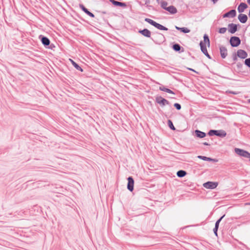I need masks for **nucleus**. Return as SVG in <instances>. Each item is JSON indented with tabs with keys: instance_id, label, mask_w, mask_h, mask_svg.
<instances>
[{
	"instance_id": "obj_23",
	"label": "nucleus",
	"mask_w": 250,
	"mask_h": 250,
	"mask_svg": "<svg viewBox=\"0 0 250 250\" xmlns=\"http://www.w3.org/2000/svg\"><path fill=\"white\" fill-rule=\"evenodd\" d=\"M112 3L116 6H125V4L121 2L117 1L114 0H111Z\"/></svg>"
},
{
	"instance_id": "obj_9",
	"label": "nucleus",
	"mask_w": 250,
	"mask_h": 250,
	"mask_svg": "<svg viewBox=\"0 0 250 250\" xmlns=\"http://www.w3.org/2000/svg\"><path fill=\"white\" fill-rule=\"evenodd\" d=\"M229 31L233 34L236 31L237 29V25L233 23H231L229 24Z\"/></svg>"
},
{
	"instance_id": "obj_25",
	"label": "nucleus",
	"mask_w": 250,
	"mask_h": 250,
	"mask_svg": "<svg viewBox=\"0 0 250 250\" xmlns=\"http://www.w3.org/2000/svg\"><path fill=\"white\" fill-rule=\"evenodd\" d=\"M168 125H169V127L172 130H175V127L173 125V123L172 122H171V120H168Z\"/></svg>"
},
{
	"instance_id": "obj_22",
	"label": "nucleus",
	"mask_w": 250,
	"mask_h": 250,
	"mask_svg": "<svg viewBox=\"0 0 250 250\" xmlns=\"http://www.w3.org/2000/svg\"><path fill=\"white\" fill-rule=\"evenodd\" d=\"M42 42L44 45H48L50 44V41L46 37H42Z\"/></svg>"
},
{
	"instance_id": "obj_42",
	"label": "nucleus",
	"mask_w": 250,
	"mask_h": 250,
	"mask_svg": "<svg viewBox=\"0 0 250 250\" xmlns=\"http://www.w3.org/2000/svg\"><path fill=\"white\" fill-rule=\"evenodd\" d=\"M249 103H250V100H249Z\"/></svg>"
},
{
	"instance_id": "obj_34",
	"label": "nucleus",
	"mask_w": 250,
	"mask_h": 250,
	"mask_svg": "<svg viewBox=\"0 0 250 250\" xmlns=\"http://www.w3.org/2000/svg\"><path fill=\"white\" fill-rule=\"evenodd\" d=\"M166 92L170 93V94H174V93L169 89H167V90L166 91Z\"/></svg>"
},
{
	"instance_id": "obj_15",
	"label": "nucleus",
	"mask_w": 250,
	"mask_h": 250,
	"mask_svg": "<svg viewBox=\"0 0 250 250\" xmlns=\"http://www.w3.org/2000/svg\"><path fill=\"white\" fill-rule=\"evenodd\" d=\"M170 14H174L177 13V9L173 6H169L166 9Z\"/></svg>"
},
{
	"instance_id": "obj_4",
	"label": "nucleus",
	"mask_w": 250,
	"mask_h": 250,
	"mask_svg": "<svg viewBox=\"0 0 250 250\" xmlns=\"http://www.w3.org/2000/svg\"><path fill=\"white\" fill-rule=\"evenodd\" d=\"M240 40L237 37H232L230 39V43L232 46L237 47L240 44Z\"/></svg>"
},
{
	"instance_id": "obj_18",
	"label": "nucleus",
	"mask_w": 250,
	"mask_h": 250,
	"mask_svg": "<svg viewBox=\"0 0 250 250\" xmlns=\"http://www.w3.org/2000/svg\"><path fill=\"white\" fill-rule=\"evenodd\" d=\"M158 2L160 4L161 7L164 8V9L166 10L167 8V2L166 1H164L163 0H157Z\"/></svg>"
},
{
	"instance_id": "obj_2",
	"label": "nucleus",
	"mask_w": 250,
	"mask_h": 250,
	"mask_svg": "<svg viewBox=\"0 0 250 250\" xmlns=\"http://www.w3.org/2000/svg\"><path fill=\"white\" fill-rule=\"evenodd\" d=\"M218 185V183L216 182H208L203 184V187L207 189H214Z\"/></svg>"
},
{
	"instance_id": "obj_17",
	"label": "nucleus",
	"mask_w": 250,
	"mask_h": 250,
	"mask_svg": "<svg viewBox=\"0 0 250 250\" xmlns=\"http://www.w3.org/2000/svg\"><path fill=\"white\" fill-rule=\"evenodd\" d=\"M195 133L196 135L200 138H203L206 136V133L205 132H202L198 130H196L195 131Z\"/></svg>"
},
{
	"instance_id": "obj_3",
	"label": "nucleus",
	"mask_w": 250,
	"mask_h": 250,
	"mask_svg": "<svg viewBox=\"0 0 250 250\" xmlns=\"http://www.w3.org/2000/svg\"><path fill=\"white\" fill-rule=\"evenodd\" d=\"M234 151L235 153L238 155L245 158H248L249 154L250 153L249 152L247 151L238 148H235Z\"/></svg>"
},
{
	"instance_id": "obj_11",
	"label": "nucleus",
	"mask_w": 250,
	"mask_h": 250,
	"mask_svg": "<svg viewBox=\"0 0 250 250\" xmlns=\"http://www.w3.org/2000/svg\"><path fill=\"white\" fill-rule=\"evenodd\" d=\"M236 15V11L235 10H231L229 12L226 13L223 15L224 18L226 17H234Z\"/></svg>"
},
{
	"instance_id": "obj_27",
	"label": "nucleus",
	"mask_w": 250,
	"mask_h": 250,
	"mask_svg": "<svg viewBox=\"0 0 250 250\" xmlns=\"http://www.w3.org/2000/svg\"><path fill=\"white\" fill-rule=\"evenodd\" d=\"M145 21L153 26L154 25L155 23H156L155 21H153V20L150 19L146 18L145 19Z\"/></svg>"
},
{
	"instance_id": "obj_32",
	"label": "nucleus",
	"mask_w": 250,
	"mask_h": 250,
	"mask_svg": "<svg viewBox=\"0 0 250 250\" xmlns=\"http://www.w3.org/2000/svg\"><path fill=\"white\" fill-rule=\"evenodd\" d=\"M174 106L177 110H180L181 108V106L179 104L175 103L174 104Z\"/></svg>"
},
{
	"instance_id": "obj_40",
	"label": "nucleus",
	"mask_w": 250,
	"mask_h": 250,
	"mask_svg": "<svg viewBox=\"0 0 250 250\" xmlns=\"http://www.w3.org/2000/svg\"><path fill=\"white\" fill-rule=\"evenodd\" d=\"M247 158H249V160L250 161V153H249V156Z\"/></svg>"
},
{
	"instance_id": "obj_36",
	"label": "nucleus",
	"mask_w": 250,
	"mask_h": 250,
	"mask_svg": "<svg viewBox=\"0 0 250 250\" xmlns=\"http://www.w3.org/2000/svg\"><path fill=\"white\" fill-rule=\"evenodd\" d=\"M227 92H229V93H231L233 94H237L236 92H232V91H227Z\"/></svg>"
},
{
	"instance_id": "obj_6",
	"label": "nucleus",
	"mask_w": 250,
	"mask_h": 250,
	"mask_svg": "<svg viewBox=\"0 0 250 250\" xmlns=\"http://www.w3.org/2000/svg\"><path fill=\"white\" fill-rule=\"evenodd\" d=\"M128 184H127V189L130 191H132L134 189V180L131 177H129L127 179Z\"/></svg>"
},
{
	"instance_id": "obj_21",
	"label": "nucleus",
	"mask_w": 250,
	"mask_h": 250,
	"mask_svg": "<svg viewBox=\"0 0 250 250\" xmlns=\"http://www.w3.org/2000/svg\"><path fill=\"white\" fill-rule=\"evenodd\" d=\"M175 27L177 30H180L181 32L185 33H188L190 32V30L187 28H185V27L181 28V27H179L177 26H176Z\"/></svg>"
},
{
	"instance_id": "obj_13",
	"label": "nucleus",
	"mask_w": 250,
	"mask_h": 250,
	"mask_svg": "<svg viewBox=\"0 0 250 250\" xmlns=\"http://www.w3.org/2000/svg\"><path fill=\"white\" fill-rule=\"evenodd\" d=\"M220 54L223 58H225L228 54L227 49L226 47L222 46L220 48Z\"/></svg>"
},
{
	"instance_id": "obj_28",
	"label": "nucleus",
	"mask_w": 250,
	"mask_h": 250,
	"mask_svg": "<svg viewBox=\"0 0 250 250\" xmlns=\"http://www.w3.org/2000/svg\"><path fill=\"white\" fill-rule=\"evenodd\" d=\"M173 48L176 51H179L180 50V46L178 44H175L173 46Z\"/></svg>"
},
{
	"instance_id": "obj_29",
	"label": "nucleus",
	"mask_w": 250,
	"mask_h": 250,
	"mask_svg": "<svg viewBox=\"0 0 250 250\" xmlns=\"http://www.w3.org/2000/svg\"><path fill=\"white\" fill-rule=\"evenodd\" d=\"M227 31V28L225 27L221 28L219 29V32L220 34H224Z\"/></svg>"
},
{
	"instance_id": "obj_43",
	"label": "nucleus",
	"mask_w": 250,
	"mask_h": 250,
	"mask_svg": "<svg viewBox=\"0 0 250 250\" xmlns=\"http://www.w3.org/2000/svg\"><path fill=\"white\" fill-rule=\"evenodd\" d=\"M249 204L250 205V203Z\"/></svg>"
},
{
	"instance_id": "obj_10",
	"label": "nucleus",
	"mask_w": 250,
	"mask_h": 250,
	"mask_svg": "<svg viewBox=\"0 0 250 250\" xmlns=\"http://www.w3.org/2000/svg\"><path fill=\"white\" fill-rule=\"evenodd\" d=\"M248 8V5L245 3L242 2L238 7V11L240 13L244 12V11Z\"/></svg>"
},
{
	"instance_id": "obj_12",
	"label": "nucleus",
	"mask_w": 250,
	"mask_h": 250,
	"mask_svg": "<svg viewBox=\"0 0 250 250\" xmlns=\"http://www.w3.org/2000/svg\"><path fill=\"white\" fill-rule=\"evenodd\" d=\"M238 19L241 22L245 23L248 20V18L246 15L240 14L238 16Z\"/></svg>"
},
{
	"instance_id": "obj_26",
	"label": "nucleus",
	"mask_w": 250,
	"mask_h": 250,
	"mask_svg": "<svg viewBox=\"0 0 250 250\" xmlns=\"http://www.w3.org/2000/svg\"><path fill=\"white\" fill-rule=\"evenodd\" d=\"M198 158L201 159H202L203 160H207V161H212V159L210 158H208L205 156H198Z\"/></svg>"
},
{
	"instance_id": "obj_38",
	"label": "nucleus",
	"mask_w": 250,
	"mask_h": 250,
	"mask_svg": "<svg viewBox=\"0 0 250 250\" xmlns=\"http://www.w3.org/2000/svg\"><path fill=\"white\" fill-rule=\"evenodd\" d=\"M214 3H216L218 0H212Z\"/></svg>"
},
{
	"instance_id": "obj_24",
	"label": "nucleus",
	"mask_w": 250,
	"mask_h": 250,
	"mask_svg": "<svg viewBox=\"0 0 250 250\" xmlns=\"http://www.w3.org/2000/svg\"><path fill=\"white\" fill-rule=\"evenodd\" d=\"M187 173L184 170H179L177 172V175L179 177H182L185 176L186 175Z\"/></svg>"
},
{
	"instance_id": "obj_33",
	"label": "nucleus",
	"mask_w": 250,
	"mask_h": 250,
	"mask_svg": "<svg viewBox=\"0 0 250 250\" xmlns=\"http://www.w3.org/2000/svg\"><path fill=\"white\" fill-rule=\"evenodd\" d=\"M168 88H166L164 86H160L159 87V89L161 90V91H165V92H166V91L167 90Z\"/></svg>"
},
{
	"instance_id": "obj_5",
	"label": "nucleus",
	"mask_w": 250,
	"mask_h": 250,
	"mask_svg": "<svg viewBox=\"0 0 250 250\" xmlns=\"http://www.w3.org/2000/svg\"><path fill=\"white\" fill-rule=\"evenodd\" d=\"M156 101L158 104H162V105H165L166 104H169V102L168 101H167V100L162 98L161 96L157 97L156 98Z\"/></svg>"
},
{
	"instance_id": "obj_39",
	"label": "nucleus",
	"mask_w": 250,
	"mask_h": 250,
	"mask_svg": "<svg viewBox=\"0 0 250 250\" xmlns=\"http://www.w3.org/2000/svg\"><path fill=\"white\" fill-rule=\"evenodd\" d=\"M189 70H191V71H194V72H196L194 70H193V69H191V68H189Z\"/></svg>"
},
{
	"instance_id": "obj_37",
	"label": "nucleus",
	"mask_w": 250,
	"mask_h": 250,
	"mask_svg": "<svg viewBox=\"0 0 250 250\" xmlns=\"http://www.w3.org/2000/svg\"><path fill=\"white\" fill-rule=\"evenodd\" d=\"M203 144H204V145H206V146H208V145H209V144H208V143H207V142H205V143H203Z\"/></svg>"
},
{
	"instance_id": "obj_30",
	"label": "nucleus",
	"mask_w": 250,
	"mask_h": 250,
	"mask_svg": "<svg viewBox=\"0 0 250 250\" xmlns=\"http://www.w3.org/2000/svg\"><path fill=\"white\" fill-rule=\"evenodd\" d=\"M225 216V215H223V216H222L215 223V228H218L219 227V223L221 221V220H222V219Z\"/></svg>"
},
{
	"instance_id": "obj_1",
	"label": "nucleus",
	"mask_w": 250,
	"mask_h": 250,
	"mask_svg": "<svg viewBox=\"0 0 250 250\" xmlns=\"http://www.w3.org/2000/svg\"><path fill=\"white\" fill-rule=\"evenodd\" d=\"M201 49L202 52L208 58H210V56L208 53L207 47H209L210 46L209 40L207 35L204 36V41L201 42L200 43Z\"/></svg>"
},
{
	"instance_id": "obj_20",
	"label": "nucleus",
	"mask_w": 250,
	"mask_h": 250,
	"mask_svg": "<svg viewBox=\"0 0 250 250\" xmlns=\"http://www.w3.org/2000/svg\"><path fill=\"white\" fill-rule=\"evenodd\" d=\"M154 26L158 28V29L162 30H167V28L166 27L163 26L162 25L156 22V23H155Z\"/></svg>"
},
{
	"instance_id": "obj_31",
	"label": "nucleus",
	"mask_w": 250,
	"mask_h": 250,
	"mask_svg": "<svg viewBox=\"0 0 250 250\" xmlns=\"http://www.w3.org/2000/svg\"><path fill=\"white\" fill-rule=\"evenodd\" d=\"M245 63L248 66L250 67V58L246 59L245 61Z\"/></svg>"
},
{
	"instance_id": "obj_19",
	"label": "nucleus",
	"mask_w": 250,
	"mask_h": 250,
	"mask_svg": "<svg viewBox=\"0 0 250 250\" xmlns=\"http://www.w3.org/2000/svg\"><path fill=\"white\" fill-rule=\"evenodd\" d=\"M80 7L82 9V10L85 13H86L87 15H88L89 16L91 17H94V15L92 13H91L90 12H89L86 8H85L84 7V6L83 5H80Z\"/></svg>"
},
{
	"instance_id": "obj_14",
	"label": "nucleus",
	"mask_w": 250,
	"mask_h": 250,
	"mask_svg": "<svg viewBox=\"0 0 250 250\" xmlns=\"http://www.w3.org/2000/svg\"><path fill=\"white\" fill-rule=\"evenodd\" d=\"M139 33H141L143 35L146 37H150L151 35V32L149 30L147 29H145L143 30H140Z\"/></svg>"
},
{
	"instance_id": "obj_8",
	"label": "nucleus",
	"mask_w": 250,
	"mask_h": 250,
	"mask_svg": "<svg viewBox=\"0 0 250 250\" xmlns=\"http://www.w3.org/2000/svg\"><path fill=\"white\" fill-rule=\"evenodd\" d=\"M237 54L238 57L241 59H245L248 56L247 52L241 49L238 50L237 51Z\"/></svg>"
},
{
	"instance_id": "obj_16",
	"label": "nucleus",
	"mask_w": 250,
	"mask_h": 250,
	"mask_svg": "<svg viewBox=\"0 0 250 250\" xmlns=\"http://www.w3.org/2000/svg\"><path fill=\"white\" fill-rule=\"evenodd\" d=\"M69 60L76 69L79 70L81 72L83 71V69L80 66H79V65L77 64L73 60L69 59Z\"/></svg>"
},
{
	"instance_id": "obj_41",
	"label": "nucleus",
	"mask_w": 250,
	"mask_h": 250,
	"mask_svg": "<svg viewBox=\"0 0 250 250\" xmlns=\"http://www.w3.org/2000/svg\"><path fill=\"white\" fill-rule=\"evenodd\" d=\"M247 2L250 5V0H247Z\"/></svg>"
},
{
	"instance_id": "obj_35",
	"label": "nucleus",
	"mask_w": 250,
	"mask_h": 250,
	"mask_svg": "<svg viewBox=\"0 0 250 250\" xmlns=\"http://www.w3.org/2000/svg\"><path fill=\"white\" fill-rule=\"evenodd\" d=\"M218 229L217 228H214V229H213V231H214V232L216 236H217V230H218Z\"/></svg>"
},
{
	"instance_id": "obj_7",
	"label": "nucleus",
	"mask_w": 250,
	"mask_h": 250,
	"mask_svg": "<svg viewBox=\"0 0 250 250\" xmlns=\"http://www.w3.org/2000/svg\"><path fill=\"white\" fill-rule=\"evenodd\" d=\"M210 135H212V134L219 136H223L225 137L226 135V133L224 131H219L217 130H211L208 133Z\"/></svg>"
}]
</instances>
